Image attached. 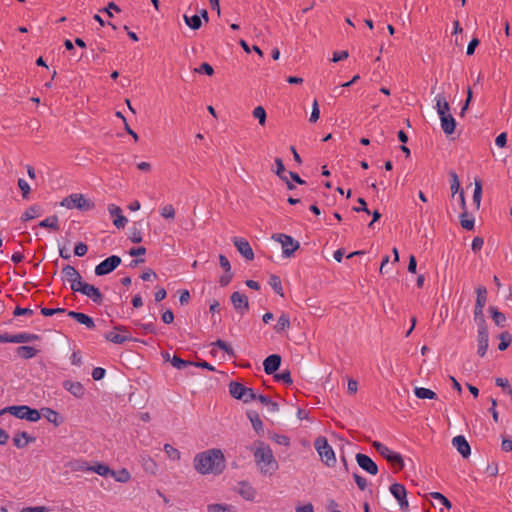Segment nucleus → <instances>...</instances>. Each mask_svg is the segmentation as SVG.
I'll return each mask as SVG.
<instances>
[{
	"mask_svg": "<svg viewBox=\"0 0 512 512\" xmlns=\"http://www.w3.org/2000/svg\"><path fill=\"white\" fill-rule=\"evenodd\" d=\"M195 470L202 474H220L225 469V458L220 449L198 453L193 460Z\"/></svg>",
	"mask_w": 512,
	"mask_h": 512,
	"instance_id": "f257e3e1",
	"label": "nucleus"
},
{
	"mask_svg": "<svg viewBox=\"0 0 512 512\" xmlns=\"http://www.w3.org/2000/svg\"><path fill=\"white\" fill-rule=\"evenodd\" d=\"M254 459L263 474H272L279 467L270 446L264 442L255 450Z\"/></svg>",
	"mask_w": 512,
	"mask_h": 512,
	"instance_id": "f03ea898",
	"label": "nucleus"
},
{
	"mask_svg": "<svg viewBox=\"0 0 512 512\" xmlns=\"http://www.w3.org/2000/svg\"><path fill=\"white\" fill-rule=\"evenodd\" d=\"M9 413L18 419H25L30 422H37L41 419V413L35 408H31L27 405H13L8 406L0 411V415Z\"/></svg>",
	"mask_w": 512,
	"mask_h": 512,
	"instance_id": "7ed1b4c3",
	"label": "nucleus"
},
{
	"mask_svg": "<svg viewBox=\"0 0 512 512\" xmlns=\"http://www.w3.org/2000/svg\"><path fill=\"white\" fill-rule=\"evenodd\" d=\"M60 205L67 209L77 208L81 211H89L95 207L94 202L81 193H73L65 197Z\"/></svg>",
	"mask_w": 512,
	"mask_h": 512,
	"instance_id": "20e7f679",
	"label": "nucleus"
},
{
	"mask_svg": "<svg viewBox=\"0 0 512 512\" xmlns=\"http://www.w3.org/2000/svg\"><path fill=\"white\" fill-rule=\"evenodd\" d=\"M372 447L384 458L388 463H390L393 467L397 468V471L402 470L404 468V460L403 457L392 450H390L387 446L382 444L379 441H373Z\"/></svg>",
	"mask_w": 512,
	"mask_h": 512,
	"instance_id": "39448f33",
	"label": "nucleus"
},
{
	"mask_svg": "<svg viewBox=\"0 0 512 512\" xmlns=\"http://www.w3.org/2000/svg\"><path fill=\"white\" fill-rule=\"evenodd\" d=\"M315 449L317 450L321 460L329 467H332L336 463L335 453L332 447L329 445L327 438L319 436L314 441Z\"/></svg>",
	"mask_w": 512,
	"mask_h": 512,
	"instance_id": "423d86ee",
	"label": "nucleus"
},
{
	"mask_svg": "<svg viewBox=\"0 0 512 512\" xmlns=\"http://www.w3.org/2000/svg\"><path fill=\"white\" fill-rule=\"evenodd\" d=\"M230 395L237 399L242 400L244 403H250L255 400L256 393L252 388L246 387L242 383L231 381L229 383Z\"/></svg>",
	"mask_w": 512,
	"mask_h": 512,
	"instance_id": "0eeeda50",
	"label": "nucleus"
},
{
	"mask_svg": "<svg viewBox=\"0 0 512 512\" xmlns=\"http://www.w3.org/2000/svg\"><path fill=\"white\" fill-rule=\"evenodd\" d=\"M71 290L82 293L90 298L95 304L101 305L103 303L104 297L100 290L94 285L85 282H77L75 285H71Z\"/></svg>",
	"mask_w": 512,
	"mask_h": 512,
	"instance_id": "6e6552de",
	"label": "nucleus"
},
{
	"mask_svg": "<svg viewBox=\"0 0 512 512\" xmlns=\"http://www.w3.org/2000/svg\"><path fill=\"white\" fill-rule=\"evenodd\" d=\"M272 239L281 243L283 248V255L285 257H290L294 254L296 250L299 249L300 244L298 241L294 240L291 236L277 233L272 235Z\"/></svg>",
	"mask_w": 512,
	"mask_h": 512,
	"instance_id": "1a4fd4ad",
	"label": "nucleus"
},
{
	"mask_svg": "<svg viewBox=\"0 0 512 512\" xmlns=\"http://www.w3.org/2000/svg\"><path fill=\"white\" fill-rule=\"evenodd\" d=\"M121 264V258L117 255H112L95 267V274L97 276H104L113 272Z\"/></svg>",
	"mask_w": 512,
	"mask_h": 512,
	"instance_id": "9d476101",
	"label": "nucleus"
},
{
	"mask_svg": "<svg viewBox=\"0 0 512 512\" xmlns=\"http://www.w3.org/2000/svg\"><path fill=\"white\" fill-rule=\"evenodd\" d=\"M356 462L364 471L371 475L378 473L377 464L366 454L357 453L355 456Z\"/></svg>",
	"mask_w": 512,
	"mask_h": 512,
	"instance_id": "9b49d317",
	"label": "nucleus"
},
{
	"mask_svg": "<svg viewBox=\"0 0 512 512\" xmlns=\"http://www.w3.org/2000/svg\"><path fill=\"white\" fill-rule=\"evenodd\" d=\"M74 467L83 468L86 467V470L93 471L97 473L100 476H108L111 475L112 477H116V471L111 470L108 465L103 463H97L94 466H88L87 462H77Z\"/></svg>",
	"mask_w": 512,
	"mask_h": 512,
	"instance_id": "f8f14e48",
	"label": "nucleus"
},
{
	"mask_svg": "<svg viewBox=\"0 0 512 512\" xmlns=\"http://www.w3.org/2000/svg\"><path fill=\"white\" fill-rule=\"evenodd\" d=\"M230 299L235 310L240 314H244V312L249 310V302L246 295L236 291L232 293Z\"/></svg>",
	"mask_w": 512,
	"mask_h": 512,
	"instance_id": "ddd939ff",
	"label": "nucleus"
},
{
	"mask_svg": "<svg viewBox=\"0 0 512 512\" xmlns=\"http://www.w3.org/2000/svg\"><path fill=\"white\" fill-rule=\"evenodd\" d=\"M233 243L237 248L238 252L247 260L254 259V252L249 244V242L244 238L235 237L233 239Z\"/></svg>",
	"mask_w": 512,
	"mask_h": 512,
	"instance_id": "4468645a",
	"label": "nucleus"
},
{
	"mask_svg": "<svg viewBox=\"0 0 512 512\" xmlns=\"http://www.w3.org/2000/svg\"><path fill=\"white\" fill-rule=\"evenodd\" d=\"M108 211L113 217V224L118 228H124L126 223L128 222L127 218L122 214V209L115 205V204H109L108 205Z\"/></svg>",
	"mask_w": 512,
	"mask_h": 512,
	"instance_id": "2eb2a0df",
	"label": "nucleus"
},
{
	"mask_svg": "<svg viewBox=\"0 0 512 512\" xmlns=\"http://www.w3.org/2000/svg\"><path fill=\"white\" fill-rule=\"evenodd\" d=\"M281 356L279 354L269 355L263 361V368L266 374L272 375L279 369L281 365Z\"/></svg>",
	"mask_w": 512,
	"mask_h": 512,
	"instance_id": "dca6fc26",
	"label": "nucleus"
},
{
	"mask_svg": "<svg viewBox=\"0 0 512 512\" xmlns=\"http://www.w3.org/2000/svg\"><path fill=\"white\" fill-rule=\"evenodd\" d=\"M63 388L78 399L83 398L85 395V388L79 381L65 380L63 382Z\"/></svg>",
	"mask_w": 512,
	"mask_h": 512,
	"instance_id": "f3484780",
	"label": "nucleus"
},
{
	"mask_svg": "<svg viewBox=\"0 0 512 512\" xmlns=\"http://www.w3.org/2000/svg\"><path fill=\"white\" fill-rule=\"evenodd\" d=\"M452 444L456 448V450L462 455V457L467 458L471 454L470 445L464 436H455L452 439Z\"/></svg>",
	"mask_w": 512,
	"mask_h": 512,
	"instance_id": "a211bd4d",
	"label": "nucleus"
},
{
	"mask_svg": "<svg viewBox=\"0 0 512 512\" xmlns=\"http://www.w3.org/2000/svg\"><path fill=\"white\" fill-rule=\"evenodd\" d=\"M67 315L76 320L79 324H82L86 326L88 329H94L95 328V322L92 317L82 313V312H76V311H69Z\"/></svg>",
	"mask_w": 512,
	"mask_h": 512,
	"instance_id": "6ab92c4d",
	"label": "nucleus"
},
{
	"mask_svg": "<svg viewBox=\"0 0 512 512\" xmlns=\"http://www.w3.org/2000/svg\"><path fill=\"white\" fill-rule=\"evenodd\" d=\"M488 339H489V333L487 330H478L477 334V343H478V349L477 354L480 357H484L488 350Z\"/></svg>",
	"mask_w": 512,
	"mask_h": 512,
	"instance_id": "aec40b11",
	"label": "nucleus"
},
{
	"mask_svg": "<svg viewBox=\"0 0 512 512\" xmlns=\"http://www.w3.org/2000/svg\"><path fill=\"white\" fill-rule=\"evenodd\" d=\"M64 277L71 282V285H75L77 282H83L81 274L71 265H66L62 269Z\"/></svg>",
	"mask_w": 512,
	"mask_h": 512,
	"instance_id": "412c9836",
	"label": "nucleus"
},
{
	"mask_svg": "<svg viewBox=\"0 0 512 512\" xmlns=\"http://www.w3.org/2000/svg\"><path fill=\"white\" fill-rule=\"evenodd\" d=\"M35 437L30 436L27 432H18L13 437V443L17 448H24L29 443H33Z\"/></svg>",
	"mask_w": 512,
	"mask_h": 512,
	"instance_id": "4be33fe9",
	"label": "nucleus"
},
{
	"mask_svg": "<svg viewBox=\"0 0 512 512\" xmlns=\"http://www.w3.org/2000/svg\"><path fill=\"white\" fill-rule=\"evenodd\" d=\"M441 128L445 134L450 135L455 131L456 121L452 114L440 116Z\"/></svg>",
	"mask_w": 512,
	"mask_h": 512,
	"instance_id": "5701e85b",
	"label": "nucleus"
},
{
	"mask_svg": "<svg viewBox=\"0 0 512 512\" xmlns=\"http://www.w3.org/2000/svg\"><path fill=\"white\" fill-rule=\"evenodd\" d=\"M40 413H41V416L43 415V417H45L48 422L54 424V426H56V427L62 423V419H61L59 413L51 408H48V407L42 408Z\"/></svg>",
	"mask_w": 512,
	"mask_h": 512,
	"instance_id": "b1692460",
	"label": "nucleus"
},
{
	"mask_svg": "<svg viewBox=\"0 0 512 512\" xmlns=\"http://www.w3.org/2000/svg\"><path fill=\"white\" fill-rule=\"evenodd\" d=\"M247 417L250 420L253 429L257 434L263 433V422L257 411L249 410L247 411Z\"/></svg>",
	"mask_w": 512,
	"mask_h": 512,
	"instance_id": "393cba45",
	"label": "nucleus"
},
{
	"mask_svg": "<svg viewBox=\"0 0 512 512\" xmlns=\"http://www.w3.org/2000/svg\"><path fill=\"white\" fill-rule=\"evenodd\" d=\"M105 339L109 342L115 343V344H123L126 341H138V339H133L132 337L128 335H121L114 331H110L104 335Z\"/></svg>",
	"mask_w": 512,
	"mask_h": 512,
	"instance_id": "a878e982",
	"label": "nucleus"
},
{
	"mask_svg": "<svg viewBox=\"0 0 512 512\" xmlns=\"http://www.w3.org/2000/svg\"><path fill=\"white\" fill-rule=\"evenodd\" d=\"M436 108L439 116L448 115L450 113V105L443 94H438L435 98Z\"/></svg>",
	"mask_w": 512,
	"mask_h": 512,
	"instance_id": "bb28decb",
	"label": "nucleus"
},
{
	"mask_svg": "<svg viewBox=\"0 0 512 512\" xmlns=\"http://www.w3.org/2000/svg\"><path fill=\"white\" fill-rule=\"evenodd\" d=\"M239 494L248 501H253L256 495L255 489L248 482H241Z\"/></svg>",
	"mask_w": 512,
	"mask_h": 512,
	"instance_id": "cd10ccee",
	"label": "nucleus"
},
{
	"mask_svg": "<svg viewBox=\"0 0 512 512\" xmlns=\"http://www.w3.org/2000/svg\"><path fill=\"white\" fill-rule=\"evenodd\" d=\"M476 302L475 308L477 310L484 309L487 301V289L484 286H479L476 288Z\"/></svg>",
	"mask_w": 512,
	"mask_h": 512,
	"instance_id": "c85d7f7f",
	"label": "nucleus"
},
{
	"mask_svg": "<svg viewBox=\"0 0 512 512\" xmlns=\"http://www.w3.org/2000/svg\"><path fill=\"white\" fill-rule=\"evenodd\" d=\"M489 312L496 326L504 327L506 325V316L502 312H500L496 307L490 306Z\"/></svg>",
	"mask_w": 512,
	"mask_h": 512,
	"instance_id": "c756f323",
	"label": "nucleus"
},
{
	"mask_svg": "<svg viewBox=\"0 0 512 512\" xmlns=\"http://www.w3.org/2000/svg\"><path fill=\"white\" fill-rule=\"evenodd\" d=\"M290 318L286 313H282L278 318L276 325L274 326V331L278 334L288 330L290 328Z\"/></svg>",
	"mask_w": 512,
	"mask_h": 512,
	"instance_id": "7c9ffc66",
	"label": "nucleus"
},
{
	"mask_svg": "<svg viewBox=\"0 0 512 512\" xmlns=\"http://www.w3.org/2000/svg\"><path fill=\"white\" fill-rule=\"evenodd\" d=\"M38 226L41 228H49L54 231H58L60 229L58 216H56V215L49 216V217L45 218L44 220H42L41 222H39Z\"/></svg>",
	"mask_w": 512,
	"mask_h": 512,
	"instance_id": "2f4dec72",
	"label": "nucleus"
},
{
	"mask_svg": "<svg viewBox=\"0 0 512 512\" xmlns=\"http://www.w3.org/2000/svg\"><path fill=\"white\" fill-rule=\"evenodd\" d=\"M16 353L23 359H31L37 355L38 350L32 346H19Z\"/></svg>",
	"mask_w": 512,
	"mask_h": 512,
	"instance_id": "473e14b6",
	"label": "nucleus"
},
{
	"mask_svg": "<svg viewBox=\"0 0 512 512\" xmlns=\"http://www.w3.org/2000/svg\"><path fill=\"white\" fill-rule=\"evenodd\" d=\"M414 394L419 399H436L437 394L431 389L424 387H416L414 389Z\"/></svg>",
	"mask_w": 512,
	"mask_h": 512,
	"instance_id": "72a5a7b5",
	"label": "nucleus"
},
{
	"mask_svg": "<svg viewBox=\"0 0 512 512\" xmlns=\"http://www.w3.org/2000/svg\"><path fill=\"white\" fill-rule=\"evenodd\" d=\"M41 211V207L38 205L30 206L25 210V212L21 216V220L23 222L29 221L34 219L35 217H38Z\"/></svg>",
	"mask_w": 512,
	"mask_h": 512,
	"instance_id": "f704fd0d",
	"label": "nucleus"
},
{
	"mask_svg": "<svg viewBox=\"0 0 512 512\" xmlns=\"http://www.w3.org/2000/svg\"><path fill=\"white\" fill-rule=\"evenodd\" d=\"M269 285L272 287V289L275 291L276 294H278L281 297H284V291L281 283V279L279 276L272 274L269 277Z\"/></svg>",
	"mask_w": 512,
	"mask_h": 512,
	"instance_id": "c9c22d12",
	"label": "nucleus"
},
{
	"mask_svg": "<svg viewBox=\"0 0 512 512\" xmlns=\"http://www.w3.org/2000/svg\"><path fill=\"white\" fill-rule=\"evenodd\" d=\"M460 224L463 229L471 231L474 229V218L467 211H463L460 215Z\"/></svg>",
	"mask_w": 512,
	"mask_h": 512,
	"instance_id": "e433bc0d",
	"label": "nucleus"
},
{
	"mask_svg": "<svg viewBox=\"0 0 512 512\" xmlns=\"http://www.w3.org/2000/svg\"><path fill=\"white\" fill-rule=\"evenodd\" d=\"M14 339H15V343H26V342L39 340L40 337L37 334L22 332V333L15 334Z\"/></svg>",
	"mask_w": 512,
	"mask_h": 512,
	"instance_id": "4c0bfd02",
	"label": "nucleus"
},
{
	"mask_svg": "<svg viewBox=\"0 0 512 512\" xmlns=\"http://www.w3.org/2000/svg\"><path fill=\"white\" fill-rule=\"evenodd\" d=\"M500 343L498 345V349L500 351H505L512 342V336L508 331H503L498 336Z\"/></svg>",
	"mask_w": 512,
	"mask_h": 512,
	"instance_id": "58836bf2",
	"label": "nucleus"
},
{
	"mask_svg": "<svg viewBox=\"0 0 512 512\" xmlns=\"http://www.w3.org/2000/svg\"><path fill=\"white\" fill-rule=\"evenodd\" d=\"M474 321L477 324L478 330H487L488 326L484 317L483 309H474Z\"/></svg>",
	"mask_w": 512,
	"mask_h": 512,
	"instance_id": "ea45409f",
	"label": "nucleus"
},
{
	"mask_svg": "<svg viewBox=\"0 0 512 512\" xmlns=\"http://www.w3.org/2000/svg\"><path fill=\"white\" fill-rule=\"evenodd\" d=\"M208 512H236L232 505L228 504H209L207 506Z\"/></svg>",
	"mask_w": 512,
	"mask_h": 512,
	"instance_id": "a19ab883",
	"label": "nucleus"
},
{
	"mask_svg": "<svg viewBox=\"0 0 512 512\" xmlns=\"http://www.w3.org/2000/svg\"><path fill=\"white\" fill-rule=\"evenodd\" d=\"M390 492L395 497V499H399L400 497L404 498L407 496V491L404 485L399 483H394L390 486Z\"/></svg>",
	"mask_w": 512,
	"mask_h": 512,
	"instance_id": "79ce46f5",
	"label": "nucleus"
},
{
	"mask_svg": "<svg viewBox=\"0 0 512 512\" xmlns=\"http://www.w3.org/2000/svg\"><path fill=\"white\" fill-rule=\"evenodd\" d=\"M184 21L193 30H198L202 26L201 17L198 15H184Z\"/></svg>",
	"mask_w": 512,
	"mask_h": 512,
	"instance_id": "37998d69",
	"label": "nucleus"
},
{
	"mask_svg": "<svg viewBox=\"0 0 512 512\" xmlns=\"http://www.w3.org/2000/svg\"><path fill=\"white\" fill-rule=\"evenodd\" d=\"M142 466L145 471L152 474L156 473L158 467L156 462L150 456L142 457Z\"/></svg>",
	"mask_w": 512,
	"mask_h": 512,
	"instance_id": "c03bdc74",
	"label": "nucleus"
},
{
	"mask_svg": "<svg viewBox=\"0 0 512 512\" xmlns=\"http://www.w3.org/2000/svg\"><path fill=\"white\" fill-rule=\"evenodd\" d=\"M170 362H171V365L178 370H182L188 366H192V364H193L192 361L184 360L177 355H174L172 357V359L170 360Z\"/></svg>",
	"mask_w": 512,
	"mask_h": 512,
	"instance_id": "a18cd8bd",
	"label": "nucleus"
},
{
	"mask_svg": "<svg viewBox=\"0 0 512 512\" xmlns=\"http://www.w3.org/2000/svg\"><path fill=\"white\" fill-rule=\"evenodd\" d=\"M164 451L168 458L174 461H178L181 458V453L178 449L174 448L172 445L166 443L164 445Z\"/></svg>",
	"mask_w": 512,
	"mask_h": 512,
	"instance_id": "49530a36",
	"label": "nucleus"
},
{
	"mask_svg": "<svg viewBox=\"0 0 512 512\" xmlns=\"http://www.w3.org/2000/svg\"><path fill=\"white\" fill-rule=\"evenodd\" d=\"M213 346H217L221 350L225 351L230 357L235 358L236 354L233 350V348L224 340L217 339L215 342L212 343Z\"/></svg>",
	"mask_w": 512,
	"mask_h": 512,
	"instance_id": "de8ad7c7",
	"label": "nucleus"
},
{
	"mask_svg": "<svg viewBox=\"0 0 512 512\" xmlns=\"http://www.w3.org/2000/svg\"><path fill=\"white\" fill-rule=\"evenodd\" d=\"M481 197H482V183L480 180H475L473 202L475 203L477 208L480 207Z\"/></svg>",
	"mask_w": 512,
	"mask_h": 512,
	"instance_id": "09e8293b",
	"label": "nucleus"
},
{
	"mask_svg": "<svg viewBox=\"0 0 512 512\" xmlns=\"http://www.w3.org/2000/svg\"><path fill=\"white\" fill-rule=\"evenodd\" d=\"M175 214V209L171 204H167L160 209V215L167 220H173L175 218Z\"/></svg>",
	"mask_w": 512,
	"mask_h": 512,
	"instance_id": "8fccbe9b",
	"label": "nucleus"
},
{
	"mask_svg": "<svg viewBox=\"0 0 512 512\" xmlns=\"http://www.w3.org/2000/svg\"><path fill=\"white\" fill-rule=\"evenodd\" d=\"M253 116L258 119L259 121V124L261 126H264L265 123H266V118H267V115H266V111L265 109L262 107V106H257L254 108L253 112H252Z\"/></svg>",
	"mask_w": 512,
	"mask_h": 512,
	"instance_id": "3c124183",
	"label": "nucleus"
},
{
	"mask_svg": "<svg viewBox=\"0 0 512 512\" xmlns=\"http://www.w3.org/2000/svg\"><path fill=\"white\" fill-rule=\"evenodd\" d=\"M274 379L276 381H281V382H283L286 385H291L293 383V380H292V377H291V372L288 369L283 370L279 374H275L274 375Z\"/></svg>",
	"mask_w": 512,
	"mask_h": 512,
	"instance_id": "603ef678",
	"label": "nucleus"
},
{
	"mask_svg": "<svg viewBox=\"0 0 512 512\" xmlns=\"http://www.w3.org/2000/svg\"><path fill=\"white\" fill-rule=\"evenodd\" d=\"M433 499L439 501L440 504H442L445 508L447 509H451L452 508V504L450 502V500L444 496L442 493L440 492H431L429 494Z\"/></svg>",
	"mask_w": 512,
	"mask_h": 512,
	"instance_id": "864d4df0",
	"label": "nucleus"
},
{
	"mask_svg": "<svg viewBox=\"0 0 512 512\" xmlns=\"http://www.w3.org/2000/svg\"><path fill=\"white\" fill-rule=\"evenodd\" d=\"M495 384L501 387L508 395L512 396V388L508 379L498 377L495 379Z\"/></svg>",
	"mask_w": 512,
	"mask_h": 512,
	"instance_id": "5fc2aeb1",
	"label": "nucleus"
},
{
	"mask_svg": "<svg viewBox=\"0 0 512 512\" xmlns=\"http://www.w3.org/2000/svg\"><path fill=\"white\" fill-rule=\"evenodd\" d=\"M194 71L199 74H206L208 76H212L214 74V69L209 63H202L198 68H195Z\"/></svg>",
	"mask_w": 512,
	"mask_h": 512,
	"instance_id": "6e6d98bb",
	"label": "nucleus"
},
{
	"mask_svg": "<svg viewBox=\"0 0 512 512\" xmlns=\"http://www.w3.org/2000/svg\"><path fill=\"white\" fill-rule=\"evenodd\" d=\"M18 187L20 188L22 192L23 199H28V196L30 194L31 188L30 185L22 178L18 179Z\"/></svg>",
	"mask_w": 512,
	"mask_h": 512,
	"instance_id": "4d7b16f0",
	"label": "nucleus"
},
{
	"mask_svg": "<svg viewBox=\"0 0 512 512\" xmlns=\"http://www.w3.org/2000/svg\"><path fill=\"white\" fill-rule=\"evenodd\" d=\"M450 176H451V191H452V195L454 196L457 192H460V182H459L456 172L451 171Z\"/></svg>",
	"mask_w": 512,
	"mask_h": 512,
	"instance_id": "13d9d810",
	"label": "nucleus"
},
{
	"mask_svg": "<svg viewBox=\"0 0 512 512\" xmlns=\"http://www.w3.org/2000/svg\"><path fill=\"white\" fill-rule=\"evenodd\" d=\"M114 478L118 482L126 483L130 480L131 475L127 469L123 468L119 472H116V477H114Z\"/></svg>",
	"mask_w": 512,
	"mask_h": 512,
	"instance_id": "bf43d9fd",
	"label": "nucleus"
},
{
	"mask_svg": "<svg viewBox=\"0 0 512 512\" xmlns=\"http://www.w3.org/2000/svg\"><path fill=\"white\" fill-rule=\"evenodd\" d=\"M66 310L64 308H41V314L44 316H52L55 314H63Z\"/></svg>",
	"mask_w": 512,
	"mask_h": 512,
	"instance_id": "052dcab7",
	"label": "nucleus"
},
{
	"mask_svg": "<svg viewBox=\"0 0 512 512\" xmlns=\"http://www.w3.org/2000/svg\"><path fill=\"white\" fill-rule=\"evenodd\" d=\"M88 251V246L83 243L79 242L74 247V254L78 257H83Z\"/></svg>",
	"mask_w": 512,
	"mask_h": 512,
	"instance_id": "680f3d73",
	"label": "nucleus"
},
{
	"mask_svg": "<svg viewBox=\"0 0 512 512\" xmlns=\"http://www.w3.org/2000/svg\"><path fill=\"white\" fill-rule=\"evenodd\" d=\"M353 478L360 490L363 491L367 488L368 482H367L366 478L359 475L358 473H353Z\"/></svg>",
	"mask_w": 512,
	"mask_h": 512,
	"instance_id": "e2e57ef3",
	"label": "nucleus"
},
{
	"mask_svg": "<svg viewBox=\"0 0 512 512\" xmlns=\"http://www.w3.org/2000/svg\"><path fill=\"white\" fill-rule=\"evenodd\" d=\"M319 117H320V110H319L318 102H317V100H314L309 121L312 123H315V122H317Z\"/></svg>",
	"mask_w": 512,
	"mask_h": 512,
	"instance_id": "0e129e2a",
	"label": "nucleus"
},
{
	"mask_svg": "<svg viewBox=\"0 0 512 512\" xmlns=\"http://www.w3.org/2000/svg\"><path fill=\"white\" fill-rule=\"evenodd\" d=\"M357 202L360 204L359 207H353V211L355 212H365L367 214H371L370 210L367 207V203L364 198L359 197Z\"/></svg>",
	"mask_w": 512,
	"mask_h": 512,
	"instance_id": "69168bd1",
	"label": "nucleus"
},
{
	"mask_svg": "<svg viewBox=\"0 0 512 512\" xmlns=\"http://www.w3.org/2000/svg\"><path fill=\"white\" fill-rule=\"evenodd\" d=\"M129 238H130L131 242H133V243H141L142 242L141 231L138 228L133 227L131 229V235Z\"/></svg>",
	"mask_w": 512,
	"mask_h": 512,
	"instance_id": "338daca9",
	"label": "nucleus"
},
{
	"mask_svg": "<svg viewBox=\"0 0 512 512\" xmlns=\"http://www.w3.org/2000/svg\"><path fill=\"white\" fill-rule=\"evenodd\" d=\"M105 374H106V370L104 368L96 367L92 371V378L95 381H99L104 378Z\"/></svg>",
	"mask_w": 512,
	"mask_h": 512,
	"instance_id": "774afa93",
	"label": "nucleus"
}]
</instances>
